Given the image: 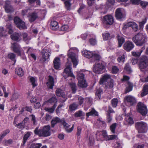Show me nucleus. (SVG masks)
<instances>
[{"instance_id":"bb28decb","label":"nucleus","mask_w":148,"mask_h":148,"mask_svg":"<svg viewBox=\"0 0 148 148\" xmlns=\"http://www.w3.org/2000/svg\"><path fill=\"white\" fill-rule=\"evenodd\" d=\"M47 86L49 88L52 89L54 86V82L53 78L51 76H49L47 82Z\"/></svg>"},{"instance_id":"cd10ccee","label":"nucleus","mask_w":148,"mask_h":148,"mask_svg":"<svg viewBox=\"0 0 148 148\" xmlns=\"http://www.w3.org/2000/svg\"><path fill=\"white\" fill-rule=\"evenodd\" d=\"M85 106L84 107L85 110L88 109V108L90 107L92 104V99L90 98H86L85 99Z\"/></svg>"},{"instance_id":"a878e982","label":"nucleus","mask_w":148,"mask_h":148,"mask_svg":"<svg viewBox=\"0 0 148 148\" xmlns=\"http://www.w3.org/2000/svg\"><path fill=\"white\" fill-rule=\"evenodd\" d=\"M125 120L126 124L131 125L134 123L133 119L129 114H127L125 115Z\"/></svg>"},{"instance_id":"58836bf2","label":"nucleus","mask_w":148,"mask_h":148,"mask_svg":"<svg viewBox=\"0 0 148 148\" xmlns=\"http://www.w3.org/2000/svg\"><path fill=\"white\" fill-rule=\"evenodd\" d=\"M117 60L119 63L121 64H123L125 60V55L123 54L119 56L117 58Z\"/></svg>"},{"instance_id":"b1692460","label":"nucleus","mask_w":148,"mask_h":148,"mask_svg":"<svg viewBox=\"0 0 148 148\" xmlns=\"http://www.w3.org/2000/svg\"><path fill=\"white\" fill-rule=\"evenodd\" d=\"M21 33H14L11 35V38L12 40L19 41L21 39Z\"/></svg>"},{"instance_id":"ea45409f","label":"nucleus","mask_w":148,"mask_h":148,"mask_svg":"<svg viewBox=\"0 0 148 148\" xmlns=\"http://www.w3.org/2000/svg\"><path fill=\"white\" fill-rule=\"evenodd\" d=\"M47 102L50 103L51 104H56L57 102V99L55 96H53L50 98L48 101Z\"/></svg>"},{"instance_id":"13d9d810","label":"nucleus","mask_w":148,"mask_h":148,"mask_svg":"<svg viewBox=\"0 0 148 148\" xmlns=\"http://www.w3.org/2000/svg\"><path fill=\"white\" fill-rule=\"evenodd\" d=\"M41 146V143L33 144L31 145L29 148H40Z\"/></svg>"},{"instance_id":"473e14b6","label":"nucleus","mask_w":148,"mask_h":148,"mask_svg":"<svg viewBox=\"0 0 148 148\" xmlns=\"http://www.w3.org/2000/svg\"><path fill=\"white\" fill-rule=\"evenodd\" d=\"M148 94V84L144 85L141 94V96L143 97Z\"/></svg>"},{"instance_id":"9b49d317","label":"nucleus","mask_w":148,"mask_h":148,"mask_svg":"<svg viewBox=\"0 0 148 148\" xmlns=\"http://www.w3.org/2000/svg\"><path fill=\"white\" fill-rule=\"evenodd\" d=\"M136 124L139 133L145 132L147 130V125L146 123L141 121L137 122Z\"/></svg>"},{"instance_id":"7ed1b4c3","label":"nucleus","mask_w":148,"mask_h":148,"mask_svg":"<svg viewBox=\"0 0 148 148\" xmlns=\"http://www.w3.org/2000/svg\"><path fill=\"white\" fill-rule=\"evenodd\" d=\"M71 63L68 62L66 64V68L64 70V72L62 75L65 79H66L68 77H73V79L75 78V76L73 75L71 71L72 67Z\"/></svg>"},{"instance_id":"680f3d73","label":"nucleus","mask_w":148,"mask_h":148,"mask_svg":"<svg viewBox=\"0 0 148 148\" xmlns=\"http://www.w3.org/2000/svg\"><path fill=\"white\" fill-rule=\"evenodd\" d=\"M28 2L30 4L34 3L35 2L37 5H40V0H28Z\"/></svg>"},{"instance_id":"c03bdc74","label":"nucleus","mask_w":148,"mask_h":148,"mask_svg":"<svg viewBox=\"0 0 148 148\" xmlns=\"http://www.w3.org/2000/svg\"><path fill=\"white\" fill-rule=\"evenodd\" d=\"M10 130H6L3 131L0 135V141L2 140V139L8 133H9Z\"/></svg>"},{"instance_id":"f257e3e1","label":"nucleus","mask_w":148,"mask_h":148,"mask_svg":"<svg viewBox=\"0 0 148 148\" xmlns=\"http://www.w3.org/2000/svg\"><path fill=\"white\" fill-rule=\"evenodd\" d=\"M132 40L137 46H141L146 42L147 38L145 34L139 33L133 36Z\"/></svg>"},{"instance_id":"412c9836","label":"nucleus","mask_w":148,"mask_h":148,"mask_svg":"<svg viewBox=\"0 0 148 148\" xmlns=\"http://www.w3.org/2000/svg\"><path fill=\"white\" fill-rule=\"evenodd\" d=\"M56 94L57 96H61L64 99L63 101V102H65L67 99L66 96L64 94V91L60 88L56 90Z\"/></svg>"},{"instance_id":"4d7b16f0","label":"nucleus","mask_w":148,"mask_h":148,"mask_svg":"<svg viewBox=\"0 0 148 148\" xmlns=\"http://www.w3.org/2000/svg\"><path fill=\"white\" fill-rule=\"evenodd\" d=\"M8 57L10 59L14 61V63L16 62V60H15V55L13 53H10L8 54Z\"/></svg>"},{"instance_id":"774afa93","label":"nucleus","mask_w":148,"mask_h":148,"mask_svg":"<svg viewBox=\"0 0 148 148\" xmlns=\"http://www.w3.org/2000/svg\"><path fill=\"white\" fill-rule=\"evenodd\" d=\"M89 42L90 44L92 45H95L97 43V41L95 38L90 39L89 40Z\"/></svg>"},{"instance_id":"79ce46f5","label":"nucleus","mask_w":148,"mask_h":148,"mask_svg":"<svg viewBox=\"0 0 148 148\" xmlns=\"http://www.w3.org/2000/svg\"><path fill=\"white\" fill-rule=\"evenodd\" d=\"M57 106V105L56 104H55L53 105V106L51 108H45V109L47 111L52 113L54 111L55 108Z\"/></svg>"},{"instance_id":"423d86ee","label":"nucleus","mask_w":148,"mask_h":148,"mask_svg":"<svg viewBox=\"0 0 148 148\" xmlns=\"http://www.w3.org/2000/svg\"><path fill=\"white\" fill-rule=\"evenodd\" d=\"M148 66V58L144 56L140 58L139 62V67L141 71H144Z\"/></svg>"},{"instance_id":"de8ad7c7","label":"nucleus","mask_w":148,"mask_h":148,"mask_svg":"<svg viewBox=\"0 0 148 148\" xmlns=\"http://www.w3.org/2000/svg\"><path fill=\"white\" fill-rule=\"evenodd\" d=\"M107 88H112L113 86V80L112 79L109 81H108L107 82L106 84H105Z\"/></svg>"},{"instance_id":"1a4fd4ad","label":"nucleus","mask_w":148,"mask_h":148,"mask_svg":"<svg viewBox=\"0 0 148 148\" xmlns=\"http://www.w3.org/2000/svg\"><path fill=\"white\" fill-rule=\"evenodd\" d=\"M50 52L49 50L45 48L43 49L41 52L40 56V60L42 62H44L48 59L50 56Z\"/></svg>"},{"instance_id":"f8f14e48","label":"nucleus","mask_w":148,"mask_h":148,"mask_svg":"<svg viewBox=\"0 0 148 148\" xmlns=\"http://www.w3.org/2000/svg\"><path fill=\"white\" fill-rule=\"evenodd\" d=\"M14 21L15 25L20 29L27 28L25 22L18 17H15L14 18Z\"/></svg>"},{"instance_id":"3c124183","label":"nucleus","mask_w":148,"mask_h":148,"mask_svg":"<svg viewBox=\"0 0 148 148\" xmlns=\"http://www.w3.org/2000/svg\"><path fill=\"white\" fill-rule=\"evenodd\" d=\"M117 126V124L116 123H113L111 125L110 127V129L111 132L113 134L115 133V129Z\"/></svg>"},{"instance_id":"c85d7f7f","label":"nucleus","mask_w":148,"mask_h":148,"mask_svg":"<svg viewBox=\"0 0 148 148\" xmlns=\"http://www.w3.org/2000/svg\"><path fill=\"white\" fill-rule=\"evenodd\" d=\"M145 49V47H143L138 51H132L131 53L132 55L136 57H139L140 56L143 51Z\"/></svg>"},{"instance_id":"ddd939ff","label":"nucleus","mask_w":148,"mask_h":148,"mask_svg":"<svg viewBox=\"0 0 148 148\" xmlns=\"http://www.w3.org/2000/svg\"><path fill=\"white\" fill-rule=\"evenodd\" d=\"M137 110L142 115H145L147 112V110L146 106L143 103L139 102L137 105Z\"/></svg>"},{"instance_id":"2eb2a0df","label":"nucleus","mask_w":148,"mask_h":148,"mask_svg":"<svg viewBox=\"0 0 148 148\" xmlns=\"http://www.w3.org/2000/svg\"><path fill=\"white\" fill-rule=\"evenodd\" d=\"M103 22L107 25H110L114 22V19L112 16L110 15H107L104 16Z\"/></svg>"},{"instance_id":"f3484780","label":"nucleus","mask_w":148,"mask_h":148,"mask_svg":"<svg viewBox=\"0 0 148 148\" xmlns=\"http://www.w3.org/2000/svg\"><path fill=\"white\" fill-rule=\"evenodd\" d=\"M106 132L105 130L98 131L97 132V138L98 140H106Z\"/></svg>"},{"instance_id":"6e6552de","label":"nucleus","mask_w":148,"mask_h":148,"mask_svg":"<svg viewBox=\"0 0 148 148\" xmlns=\"http://www.w3.org/2000/svg\"><path fill=\"white\" fill-rule=\"evenodd\" d=\"M105 67L104 62L99 61L94 66L93 71L96 73H101L103 72V70L104 69Z\"/></svg>"},{"instance_id":"4be33fe9","label":"nucleus","mask_w":148,"mask_h":148,"mask_svg":"<svg viewBox=\"0 0 148 148\" xmlns=\"http://www.w3.org/2000/svg\"><path fill=\"white\" fill-rule=\"evenodd\" d=\"M61 123L63 124L64 127L66 129V131L67 132H71L73 130L74 127V124L73 125L72 127L71 128L69 129L68 128L70 126L69 125L68 123H66L65 121L63 119H62Z\"/></svg>"},{"instance_id":"9d476101","label":"nucleus","mask_w":148,"mask_h":148,"mask_svg":"<svg viewBox=\"0 0 148 148\" xmlns=\"http://www.w3.org/2000/svg\"><path fill=\"white\" fill-rule=\"evenodd\" d=\"M124 101L126 105L128 107L134 105L136 103L135 98L130 95L126 96Z\"/></svg>"},{"instance_id":"49530a36","label":"nucleus","mask_w":148,"mask_h":148,"mask_svg":"<svg viewBox=\"0 0 148 148\" xmlns=\"http://www.w3.org/2000/svg\"><path fill=\"white\" fill-rule=\"evenodd\" d=\"M32 134V133L31 132H27L24 135L23 138V142L24 144L25 143L28 138L29 137L31 134Z\"/></svg>"},{"instance_id":"72a5a7b5","label":"nucleus","mask_w":148,"mask_h":148,"mask_svg":"<svg viewBox=\"0 0 148 148\" xmlns=\"http://www.w3.org/2000/svg\"><path fill=\"white\" fill-rule=\"evenodd\" d=\"M117 40L118 42V47H121L125 42V39L122 36L118 35Z\"/></svg>"},{"instance_id":"f704fd0d","label":"nucleus","mask_w":148,"mask_h":148,"mask_svg":"<svg viewBox=\"0 0 148 148\" xmlns=\"http://www.w3.org/2000/svg\"><path fill=\"white\" fill-rule=\"evenodd\" d=\"M15 73L20 77H21L24 75L23 71L22 69L20 67H17L16 69Z\"/></svg>"},{"instance_id":"e433bc0d","label":"nucleus","mask_w":148,"mask_h":148,"mask_svg":"<svg viewBox=\"0 0 148 148\" xmlns=\"http://www.w3.org/2000/svg\"><path fill=\"white\" fill-rule=\"evenodd\" d=\"M117 139L118 138L116 135H108L107 134V133L106 132V140H114V139Z\"/></svg>"},{"instance_id":"aec40b11","label":"nucleus","mask_w":148,"mask_h":148,"mask_svg":"<svg viewBox=\"0 0 148 148\" xmlns=\"http://www.w3.org/2000/svg\"><path fill=\"white\" fill-rule=\"evenodd\" d=\"M85 72V71L82 70L77 73V79L78 81H79V85L83 86V85L81 84V80L84 79V77L85 73H84V72ZM84 86H86V84H84Z\"/></svg>"},{"instance_id":"bf43d9fd","label":"nucleus","mask_w":148,"mask_h":148,"mask_svg":"<svg viewBox=\"0 0 148 148\" xmlns=\"http://www.w3.org/2000/svg\"><path fill=\"white\" fill-rule=\"evenodd\" d=\"M102 35L104 40H108L110 36L109 33L108 32L103 33Z\"/></svg>"},{"instance_id":"4468645a","label":"nucleus","mask_w":148,"mask_h":148,"mask_svg":"<svg viewBox=\"0 0 148 148\" xmlns=\"http://www.w3.org/2000/svg\"><path fill=\"white\" fill-rule=\"evenodd\" d=\"M123 47V48L127 51L129 52L134 48V45L132 42L128 41L125 42Z\"/></svg>"},{"instance_id":"603ef678","label":"nucleus","mask_w":148,"mask_h":148,"mask_svg":"<svg viewBox=\"0 0 148 148\" xmlns=\"http://www.w3.org/2000/svg\"><path fill=\"white\" fill-rule=\"evenodd\" d=\"M128 86L127 87L126 89V93L128 92L131 91L133 88V84L131 83H128Z\"/></svg>"},{"instance_id":"c9c22d12","label":"nucleus","mask_w":148,"mask_h":148,"mask_svg":"<svg viewBox=\"0 0 148 148\" xmlns=\"http://www.w3.org/2000/svg\"><path fill=\"white\" fill-rule=\"evenodd\" d=\"M78 106V105L76 103H73L69 106V111L71 112L75 110L77 108Z\"/></svg>"},{"instance_id":"37998d69","label":"nucleus","mask_w":148,"mask_h":148,"mask_svg":"<svg viewBox=\"0 0 148 148\" xmlns=\"http://www.w3.org/2000/svg\"><path fill=\"white\" fill-rule=\"evenodd\" d=\"M130 27L132 28L133 30L135 32H136L138 29V25L134 22H131Z\"/></svg>"},{"instance_id":"f03ea898","label":"nucleus","mask_w":148,"mask_h":148,"mask_svg":"<svg viewBox=\"0 0 148 148\" xmlns=\"http://www.w3.org/2000/svg\"><path fill=\"white\" fill-rule=\"evenodd\" d=\"M50 127L49 125L44 126L41 129L38 130V127H36L34 130V133L40 136L47 137L51 135L50 131Z\"/></svg>"},{"instance_id":"338daca9","label":"nucleus","mask_w":148,"mask_h":148,"mask_svg":"<svg viewBox=\"0 0 148 148\" xmlns=\"http://www.w3.org/2000/svg\"><path fill=\"white\" fill-rule=\"evenodd\" d=\"M102 90L101 89H98L96 92V95L98 97V98L99 99L101 98V94L102 92Z\"/></svg>"},{"instance_id":"c756f323","label":"nucleus","mask_w":148,"mask_h":148,"mask_svg":"<svg viewBox=\"0 0 148 148\" xmlns=\"http://www.w3.org/2000/svg\"><path fill=\"white\" fill-rule=\"evenodd\" d=\"M62 121V119L61 120L58 117H54L52 119L51 121V127H54L55 125L57 123L60 122H61V123Z\"/></svg>"},{"instance_id":"864d4df0","label":"nucleus","mask_w":148,"mask_h":148,"mask_svg":"<svg viewBox=\"0 0 148 148\" xmlns=\"http://www.w3.org/2000/svg\"><path fill=\"white\" fill-rule=\"evenodd\" d=\"M124 70L128 73H130L131 72V69L129 64L127 63L126 64Z\"/></svg>"},{"instance_id":"09e8293b","label":"nucleus","mask_w":148,"mask_h":148,"mask_svg":"<svg viewBox=\"0 0 148 148\" xmlns=\"http://www.w3.org/2000/svg\"><path fill=\"white\" fill-rule=\"evenodd\" d=\"M147 18H145L141 22H139V27L140 29H143L144 27V24L146 23L147 21Z\"/></svg>"},{"instance_id":"20e7f679","label":"nucleus","mask_w":148,"mask_h":148,"mask_svg":"<svg viewBox=\"0 0 148 148\" xmlns=\"http://www.w3.org/2000/svg\"><path fill=\"white\" fill-rule=\"evenodd\" d=\"M75 50H76L77 51H78L76 48L74 47L70 48L69 50V53L68 54L69 58L71 59L73 64V66L74 67H75L78 64L77 56L75 53V51H72Z\"/></svg>"},{"instance_id":"0eeeda50","label":"nucleus","mask_w":148,"mask_h":148,"mask_svg":"<svg viewBox=\"0 0 148 148\" xmlns=\"http://www.w3.org/2000/svg\"><path fill=\"white\" fill-rule=\"evenodd\" d=\"M39 12L44 14L46 13L45 11L44 10H40L37 9L35 11L29 13L28 17L29 20L30 22L32 23L34 21L38 18V13Z\"/></svg>"},{"instance_id":"393cba45","label":"nucleus","mask_w":148,"mask_h":148,"mask_svg":"<svg viewBox=\"0 0 148 148\" xmlns=\"http://www.w3.org/2000/svg\"><path fill=\"white\" fill-rule=\"evenodd\" d=\"M5 9L6 12L8 13H11L13 11L12 7L10 5V2L9 1H6L5 3Z\"/></svg>"},{"instance_id":"6ab92c4d","label":"nucleus","mask_w":148,"mask_h":148,"mask_svg":"<svg viewBox=\"0 0 148 148\" xmlns=\"http://www.w3.org/2000/svg\"><path fill=\"white\" fill-rule=\"evenodd\" d=\"M111 79V76L109 75L105 74L103 75L102 77L100 79L99 83L100 84H106V82Z\"/></svg>"},{"instance_id":"0e129e2a","label":"nucleus","mask_w":148,"mask_h":148,"mask_svg":"<svg viewBox=\"0 0 148 148\" xmlns=\"http://www.w3.org/2000/svg\"><path fill=\"white\" fill-rule=\"evenodd\" d=\"M69 27L68 25H65L61 27L60 29L61 31H67L69 29Z\"/></svg>"},{"instance_id":"4c0bfd02","label":"nucleus","mask_w":148,"mask_h":148,"mask_svg":"<svg viewBox=\"0 0 148 148\" xmlns=\"http://www.w3.org/2000/svg\"><path fill=\"white\" fill-rule=\"evenodd\" d=\"M93 115H95V116H98V112L94 108H92L91 110L89 112L87 113L86 114V115L88 117L90 116Z\"/></svg>"},{"instance_id":"6e6d98bb","label":"nucleus","mask_w":148,"mask_h":148,"mask_svg":"<svg viewBox=\"0 0 148 148\" xmlns=\"http://www.w3.org/2000/svg\"><path fill=\"white\" fill-rule=\"evenodd\" d=\"M13 142L12 140V139H9L8 140H4L3 141V143L4 145L8 146L12 143Z\"/></svg>"},{"instance_id":"052dcab7","label":"nucleus","mask_w":148,"mask_h":148,"mask_svg":"<svg viewBox=\"0 0 148 148\" xmlns=\"http://www.w3.org/2000/svg\"><path fill=\"white\" fill-rule=\"evenodd\" d=\"M23 38L24 40L25 41H28L30 40V38L29 37L27 36V34L24 33L23 34Z\"/></svg>"},{"instance_id":"5fc2aeb1","label":"nucleus","mask_w":148,"mask_h":148,"mask_svg":"<svg viewBox=\"0 0 148 148\" xmlns=\"http://www.w3.org/2000/svg\"><path fill=\"white\" fill-rule=\"evenodd\" d=\"M111 102L112 106L114 107H116L118 103V99L116 98H114L112 100Z\"/></svg>"},{"instance_id":"e2e57ef3","label":"nucleus","mask_w":148,"mask_h":148,"mask_svg":"<svg viewBox=\"0 0 148 148\" xmlns=\"http://www.w3.org/2000/svg\"><path fill=\"white\" fill-rule=\"evenodd\" d=\"M29 117L31 119V121L33 122L34 125H35L36 123V118L35 116L33 114H32L29 115Z\"/></svg>"},{"instance_id":"39448f33","label":"nucleus","mask_w":148,"mask_h":148,"mask_svg":"<svg viewBox=\"0 0 148 148\" xmlns=\"http://www.w3.org/2000/svg\"><path fill=\"white\" fill-rule=\"evenodd\" d=\"M82 53L84 56L88 58H92L97 60H99L101 58L100 56L98 54L95 53V51H91L85 49L82 51Z\"/></svg>"},{"instance_id":"a18cd8bd","label":"nucleus","mask_w":148,"mask_h":148,"mask_svg":"<svg viewBox=\"0 0 148 148\" xmlns=\"http://www.w3.org/2000/svg\"><path fill=\"white\" fill-rule=\"evenodd\" d=\"M71 88L72 92L73 93H75L77 90L76 84L73 82L70 83L69 84Z\"/></svg>"},{"instance_id":"5701e85b","label":"nucleus","mask_w":148,"mask_h":148,"mask_svg":"<svg viewBox=\"0 0 148 148\" xmlns=\"http://www.w3.org/2000/svg\"><path fill=\"white\" fill-rule=\"evenodd\" d=\"M114 113V111L110 107H108V109L107 111V119L108 123H110L111 122L112 119V116L110 114L111 113Z\"/></svg>"},{"instance_id":"2f4dec72","label":"nucleus","mask_w":148,"mask_h":148,"mask_svg":"<svg viewBox=\"0 0 148 148\" xmlns=\"http://www.w3.org/2000/svg\"><path fill=\"white\" fill-rule=\"evenodd\" d=\"M53 62L55 68L56 69H58L60 66V61L59 58H55Z\"/></svg>"},{"instance_id":"a211bd4d","label":"nucleus","mask_w":148,"mask_h":148,"mask_svg":"<svg viewBox=\"0 0 148 148\" xmlns=\"http://www.w3.org/2000/svg\"><path fill=\"white\" fill-rule=\"evenodd\" d=\"M125 10L122 8H117L115 12V16L117 19H120L124 17Z\"/></svg>"},{"instance_id":"a19ab883","label":"nucleus","mask_w":148,"mask_h":148,"mask_svg":"<svg viewBox=\"0 0 148 148\" xmlns=\"http://www.w3.org/2000/svg\"><path fill=\"white\" fill-rule=\"evenodd\" d=\"M29 80L30 82L32 83L33 87H34L37 86V84L36 83L37 79L36 78L31 77L30 78Z\"/></svg>"},{"instance_id":"69168bd1","label":"nucleus","mask_w":148,"mask_h":148,"mask_svg":"<svg viewBox=\"0 0 148 148\" xmlns=\"http://www.w3.org/2000/svg\"><path fill=\"white\" fill-rule=\"evenodd\" d=\"M65 6L67 10H69L70 8L71 4L70 0H67L64 3Z\"/></svg>"},{"instance_id":"dca6fc26","label":"nucleus","mask_w":148,"mask_h":148,"mask_svg":"<svg viewBox=\"0 0 148 148\" xmlns=\"http://www.w3.org/2000/svg\"><path fill=\"white\" fill-rule=\"evenodd\" d=\"M11 48L14 52L16 53L18 55H21V48L17 43H12Z\"/></svg>"},{"instance_id":"8fccbe9b","label":"nucleus","mask_w":148,"mask_h":148,"mask_svg":"<svg viewBox=\"0 0 148 148\" xmlns=\"http://www.w3.org/2000/svg\"><path fill=\"white\" fill-rule=\"evenodd\" d=\"M84 113L81 110L78 111L76 112L75 114V116L77 117L84 116Z\"/></svg>"},{"instance_id":"7c9ffc66","label":"nucleus","mask_w":148,"mask_h":148,"mask_svg":"<svg viewBox=\"0 0 148 148\" xmlns=\"http://www.w3.org/2000/svg\"><path fill=\"white\" fill-rule=\"evenodd\" d=\"M51 29L54 30H56L59 28L58 22L55 21H52L50 24Z\"/></svg>"}]
</instances>
